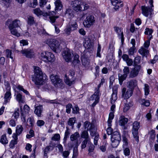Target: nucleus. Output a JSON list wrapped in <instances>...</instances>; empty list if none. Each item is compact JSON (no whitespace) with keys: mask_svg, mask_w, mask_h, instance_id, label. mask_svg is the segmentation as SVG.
Here are the masks:
<instances>
[{"mask_svg":"<svg viewBox=\"0 0 158 158\" xmlns=\"http://www.w3.org/2000/svg\"><path fill=\"white\" fill-rule=\"evenodd\" d=\"M20 21L19 20L15 19L12 21L9 25V28H16L19 27V24L20 23Z\"/></svg>","mask_w":158,"mask_h":158,"instance_id":"obj_25","label":"nucleus"},{"mask_svg":"<svg viewBox=\"0 0 158 158\" xmlns=\"http://www.w3.org/2000/svg\"><path fill=\"white\" fill-rule=\"evenodd\" d=\"M72 112L73 114H77L79 112V108L77 106H75L72 108Z\"/></svg>","mask_w":158,"mask_h":158,"instance_id":"obj_64","label":"nucleus"},{"mask_svg":"<svg viewBox=\"0 0 158 158\" xmlns=\"http://www.w3.org/2000/svg\"><path fill=\"white\" fill-rule=\"evenodd\" d=\"M99 91H96L90 98V100H95L94 102L92 105V106L93 107H94L99 102Z\"/></svg>","mask_w":158,"mask_h":158,"instance_id":"obj_9","label":"nucleus"},{"mask_svg":"<svg viewBox=\"0 0 158 158\" xmlns=\"http://www.w3.org/2000/svg\"><path fill=\"white\" fill-rule=\"evenodd\" d=\"M81 136V138H84L85 140H90L87 131H84L82 133Z\"/></svg>","mask_w":158,"mask_h":158,"instance_id":"obj_36","label":"nucleus"},{"mask_svg":"<svg viewBox=\"0 0 158 158\" xmlns=\"http://www.w3.org/2000/svg\"><path fill=\"white\" fill-rule=\"evenodd\" d=\"M141 57L139 56H138L136 57L134 61V66H140L138 65V64L140 63V62Z\"/></svg>","mask_w":158,"mask_h":158,"instance_id":"obj_39","label":"nucleus"},{"mask_svg":"<svg viewBox=\"0 0 158 158\" xmlns=\"http://www.w3.org/2000/svg\"><path fill=\"white\" fill-rule=\"evenodd\" d=\"M82 17H85L83 23L84 26L86 27H90L95 22L94 17L88 13H83Z\"/></svg>","mask_w":158,"mask_h":158,"instance_id":"obj_4","label":"nucleus"},{"mask_svg":"<svg viewBox=\"0 0 158 158\" xmlns=\"http://www.w3.org/2000/svg\"><path fill=\"white\" fill-rule=\"evenodd\" d=\"M123 72L124 73V74H126L127 76V75L130 74V73L129 68L127 66L124 67L123 69Z\"/></svg>","mask_w":158,"mask_h":158,"instance_id":"obj_60","label":"nucleus"},{"mask_svg":"<svg viewBox=\"0 0 158 158\" xmlns=\"http://www.w3.org/2000/svg\"><path fill=\"white\" fill-rule=\"evenodd\" d=\"M136 81L134 80H131L128 82V87L129 89L133 91L134 88L137 85Z\"/></svg>","mask_w":158,"mask_h":158,"instance_id":"obj_24","label":"nucleus"},{"mask_svg":"<svg viewBox=\"0 0 158 158\" xmlns=\"http://www.w3.org/2000/svg\"><path fill=\"white\" fill-rule=\"evenodd\" d=\"M81 4V0H75L72 1V4L73 9L77 12L79 11Z\"/></svg>","mask_w":158,"mask_h":158,"instance_id":"obj_14","label":"nucleus"},{"mask_svg":"<svg viewBox=\"0 0 158 158\" xmlns=\"http://www.w3.org/2000/svg\"><path fill=\"white\" fill-rule=\"evenodd\" d=\"M89 6L85 3L84 2L81 1V4L80 5V11H83L87 10L89 8Z\"/></svg>","mask_w":158,"mask_h":158,"instance_id":"obj_32","label":"nucleus"},{"mask_svg":"<svg viewBox=\"0 0 158 158\" xmlns=\"http://www.w3.org/2000/svg\"><path fill=\"white\" fill-rule=\"evenodd\" d=\"M152 32V29L148 28H146L144 33L146 35H150V39H151L152 37V35H151Z\"/></svg>","mask_w":158,"mask_h":158,"instance_id":"obj_52","label":"nucleus"},{"mask_svg":"<svg viewBox=\"0 0 158 158\" xmlns=\"http://www.w3.org/2000/svg\"><path fill=\"white\" fill-rule=\"evenodd\" d=\"M15 118L17 119L19 116V110L18 109L17 110L15 111L13 115Z\"/></svg>","mask_w":158,"mask_h":158,"instance_id":"obj_63","label":"nucleus"},{"mask_svg":"<svg viewBox=\"0 0 158 158\" xmlns=\"http://www.w3.org/2000/svg\"><path fill=\"white\" fill-rule=\"evenodd\" d=\"M11 33L15 35L17 37L20 36V34L18 32L17 30L15 28H9Z\"/></svg>","mask_w":158,"mask_h":158,"instance_id":"obj_38","label":"nucleus"},{"mask_svg":"<svg viewBox=\"0 0 158 158\" xmlns=\"http://www.w3.org/2000/svg\"><path fill=\"white\" fill-rule=\"evenodd\" d=\"M84 125L85 129H87L86 131L90 130L92 128H94V124H91L89 122L86 121L84 123Z\"/></svg>","mask_w":158,"mask_h":158,"instance_id":"obj_30","label":"nucleus"},{"mask_svg":"<svg viewBox=\"0 0 158 158\" xmlns=\"http://www.w3.org/2000/svg\"><path fill=\"white\" fill-rule=\"evenodd\" d=\"M141 10L142 14L146 17H148L149 14H152L153 9L151 7H146L144 6H141Z\"/></svg>","mask_w":158,"mask_h":158,"instance_id":"obj_11","label":"nucleus"},{"mask_svg":"<svg viewBox=\"0 0 158 158\" xmlns=\"http://www.w3.org/2000/svg\"><path fill=\"white\" fill-rule=\"evenodd\" d=\"M0 142L2 144H6L8 143V141L7 139L6 135H2L0 139Z\"/></svg>","mask_w":158,"mask_h":158,"instance_id":"obj_46","label":"nucleus"},{"mask_svg":"<svg viewBox=\"0 0 158 158\" xmlns=\"http://www.w3.org/2000/svg\"><path fill=\"white\" fill-rule=\"evenodd\" d=\"M90 135L92 136H94L98 134L96 133V130L94 128H94H92L90 130Z\"/></svg>","mask_w":158,"mask_h":158,"instance_id":"obj_57","label":"nucleus"},{"mask_svg":"<svg viewBox=\"0 0 158 158\" xmlns=\"http://www.w3.org/2000/svg\"><path fill=\"white\" fill-rule=\"evenodd\" d=\"M114 31L118 34V36L121 39V42L123 43L124 41V35L123 31L120 28L118 27H114Z\"/></svg>","mask_w":158,"mask_h":158,"instance_id":"obj_16","label":"nucleus"},{"mask_svg":"<svg viewBox=\"0 0 158 158\" xmlns=\"http://www.w3.org/2000/svg\"><path fill=\"white\" fill-rule=\"evenodd\" d=\"M128 121V118H125L124 116L122 115L120 116L119 121V125L124 126Z\"/></svg>","mask_w":158,"mask_h":158,"instance_id":"obj_22","label":"nucleus"},{"mask_svg":"<svg viewBox=\"0 0 158 158\" xmlns=\"http://www.w3.org/2000/svg\"><path fill=\"white\" fill-rule=\"evenodd\" d=\"M76 121L75 118H70L68 121V125L72 126V128L73 127L74 124Z\"/></svg>","mask_w":158,"mask_h":158,"instance_id":"obj_42","label":"nucleus"},{"mask_svg":"<svg viewBox=\"0 0 158 158\" xmlns=\"http://www.w3.org/2000/svg\"><path fill=\"white\" fill-rule=\"evenodd\" d=\"M125 146V148H124V153L125 155L126 156H129L130 155V151L129 148Z\"/></svg>","mask_w":158,"mask_h":158,"instance_id":"obj_58","label":"nucleus"},{"mask_svg":"<svg viewBox=\"0 0 158 158\" xmlns=\"http://www.w3.org/2000/svg\"><path fill=\"white\" fill-rule=\"evenodd\" d=\"M33 12L34 14L38 16H40L42 15H43L44 16L48 15V14L47 13H44V15H43L44 13L43 11L39 8H36L33 9Z\"/></svg>","mask_w":158,"mask_h":158,"instance_id":"obj_27","label":"nucleus"},{"mask_svg":"<svg viewBox=\"0 0 158 158\" xmlns=\"http://www.w3.org/2000/svg\"><path fill=\"white\" fill-rule=\"evenodd\" d=\"M123 148H125V146H128V139L126 135H123Z\"/></svg>","mask_w":158,"mask_h":158,"instance_id":"obj_48","label":"nucleus"},{"mask_svg":"<svg viewBox=\"0 0 158 158\" xmlns=\"http://www.w3.org/2000/svg\"><path fill=\"white\" fill-rule=\"evenodd\" d=\"M69 129L67 127V130L64 133V136L63 139L64 143H65L67 140V138L69 137V135L70 134V132L69 131Z\"/></svg>","mask_w":158,"mask_h":158,"instance_id":"obj_45","label":"nucleus"},{"mask_svg":"<svg viewBox=\"0 0 158 158\" xmlns=\"http://www.w3.org/2000/svg\"><path fill=\"white\" fill-rule=\"evenodd\" d=\"M43 110V108L42 106H38L35 107L34 113L38 117H40L41 116Z\"/></svg>","mask_w":158,"mask_h":158,"instance_id":"obj_18","label":"nucleus"},{"mask_svg":"<svg viewBox=\"0 0 158 158\" xmlns=\"http://www.w3.org/2000/svg\"><path fill=\"white\" fill-rule=\"evenodd\" d=\"M6 56L7 58H10L12 59H13V57L11 56V51L9 49L6 50Z\"/></svg>","mask_w":158,"mask_h":158,"instance_id":"obj_54","label":"nucleus"},{"mask_svg":"<svg viewBox=\"0 0 158 158\" xmlns=\"http://www.w3.org/2000/svg\"><path fill=\"white\" fill-rule=\"evenodd\" d=\"M127 76L126 74H122L120 73L118 74V80L119 82V84L122 85L123 81L126 79Z\"/></svg>","mask_w":158,"mask_h":158,"instance_id":"obj_29","label":"nucleus"},{"mask_svg":"<svg viewBox=\"0 0 158 158\" xmlns=\"http://www.w3.org/2000/svg\"><path fill=\"white\" fill-rule=\"evenodd\" d=\"M78 155L77 145V147L74 148L73 149V154L72 158H77Z\"/></svg>","mask_w":158,"mask_h":158,"instance_id":"obj_50","label":"nucleus"},{"mask_svg":"<svg viewBox=\"0 0 158 158\" xmlns=\"http://www.w3.org/2000/svg\"><path fill=\"white\" fill-rule=\"evenodd\" d=\"M114 116V115L113 112H111L110 113L109 115L108 119L107 121L108 126H111V123L112 122V120L113 119Z\"/></svg>","mask_w":158,"mask_h":158,"instance_id":"obj_37","label":"nucleus"},{"mask_svg":"<svg viewBox=\"0 0 158 158\" xmlns=\"http://www.w3.org/2000/svg\"><path fill=\"white\" fill-rule=\"evenodd\" d=\"M117 87L116 86H114L113 88V93L111 95V103H114L117 99Z\"/></svg>","mask_w":158,"mask_h":158,"instance_id":"obj_17","label":"nucleus"},{"mask_svg":"<svg viewBox=\"0 0 158 158\" xmlns=\"http://www.w3.org/2000/svg\"><path fill=\"white\" fill-rule=\"evenodd\" d=\"M135 47H134L132 46L130 48L128 51L129 54V55H132L134 54L135 49Z\"/></svg>","mask_w":158,"mask_h":158,"instance_id":"obj_62","label":"nucleus"},{"mask_svg":"<svg viewBox=\"0 0 158 158\" xmlns=\"http://www.w3.org/2000/svg\"><path fill=\"white\" fill-rule=\"evenodd\" d=\"M50 78L51 81L55 86H57V84L62 83V80L57 75L52 74L51 75Z\"/></svg>","mask_w":158,"mask_h":158,"instance_id":"obj_12","label":"nucleus"},{"mask_svg":"<svg viewBox=\"0 0 158 158\" xmlns=\"http://www.w3.org/2000/svg\"><path fill=\"white\" fill-rule=\"evenodd\" d=\"M33 80L35 84L37 85L43 84V73L41 69L39 67H34V74L33 77Z\"/></svg>","mask_w":158,"mask_h":158,"instance_id":"obj_2","label":"nucleus"},{"mask_svg":"<svg viewBox=\"0 0 158 158\" xmlns=\"http://www.w3.org/2000/svg\"><path fill=\"white\" fill-rule=\"evenodd\" d=\"M126 91V88H123L122 90V97L124 99H127L129 98L132 95L133 93V91L129 89L126 92L125 95H124Z\"/></svg>","mask_w":158,"mask_h":158,"instance_id":"obj_13","label":"nucleus"},{"mask_svg":"<svg viewBox=\"0 0 158 158\" xmlns=\"http://www.w3.org/2000/svg\"><path fill=\"white\" fill-rule=\"evenodd\" d=\"M52 12L53 13H50L49 15V18L50 22L52 23H54L55 22L56 19L58 18L59 17L58 16H54L53 15L54 14H55V13L54 11H53Z\"/></svg>","mask_w":158,"mask_h":158,"instance_id":"obj_34","label":"nucleus"},{"mask_svg":"<svg viewBox=\"0 0 158 158\" xmlns=\"http://www.w3.org/2000/svg\"><path fill=\"white\" fill-rule=\"evenodd\" d=\"M82 62L83 65L85 67H88L90 65V60L87 58L83 57L82 59Z\"/></svg>","mask_w":158,"mask_h":158,"instance_id":"obj_35","label":"nucleus"},{"mask_svg":"<svg viewBox=\"0 0 158 158\" xmlns=\"http://www.w3.org/2000/svg\"><path fill=\"white\" fill-rule=\"evenodd\" d=\"M62 56L64 59L67 62H72L74 65L80 63L79 60V56L76 54L73 56L72 53L69 49H67L63 52Z\"/></svg>","mask_w":158,"mask_h":158,"instance_id":"obj_1","label":"nucleus"},{"mask_svg":"<svg viewBox=\"0 0 158 158\" xmlns=\"http://www.w3.org/2000/svg\"><path fill=\"white\" fill-rule=\"evenodd\" d=\"M66 112L68 114L70 113L71 109L72 108V105L70 103L67 104L66 106Z\"/></svg>","mask_w":158,"mask_h":158,"instance_id":"obj_55","label":"nucleus"},{"mask_svg":"<svg viewBox=\"0 0 158 158\" xmlns=\"http://www.w3.org/2000/svg\"><path fill=\"white\" fill-rule=\"evenodd\" d=\"M80 137V135L77 132L74 133L72 134L70 137V139L71 141H73L76 140H77L78 138Z\"/></svg>","mask_w":158,"mask_h":158,"instance_id":"obj_33","label":"nucleus"},{"mask_svg":"<svg viewBox=\"0 0 158 158\" xmlns=\"http://www.w3.org/2000/svg\"><path fill=\"white\" fill-rule=\"evenodd\" d=\"M131 69L129 75V77L133 78L137 77L141 69V66H135Z\"/></svg>","mask_w":158,"mask_h":158,"instance_id":"obj_6","label":"nucleus"},{"mask_svg":"<svg viewBox=\"0 0 158 158\" xmlns=\"http://www.w3.org/2000/svg\"><path fill=\"white\" fill-rule=\"evenodd\" d=\"M89 144V149H88L89 152L88 154L89 155L91 156L92 152H93L94 150L95 147L91 143Z\"/></svg>","mask_w":158,"mask_h":158,"instance_id":"obj_43","label":"nucleus"},{"mask_svg":"<svg viewBox=\"0 0 158 158\" xmlns=\"http://www.w3.org/2000/svg\"><path fill=\"white\" fill-rule=\"evenodd\" d=\"M46 43L55 52L57 53L60 52L61 48L60 43L58 40L54 39H48L47 40Z\"/></svg>","mask_w":158,"mask_h":158,"instance_id":"obj_3","label":"nucleus"},{"mask_svg":"<svg viewBox=\"0 0 158 158\" xmlns=\"http://www.w3.org/2000/svg\"><path fill=\"white\" fill-rule=\"evenodd\" d=\"M60 139V136L59 134H56L52 137V139L54 141H58Z\"/></svg>","mask_w":158,"mask_h":158,"instance_id":"obj_56","label":"nucleus"},{"mask_svg":"<svg viewBox=\"0 0 158 158\" xmlns=\"http://www.w3.org/2000/svg\"><path fill=\"white\" fill-rule=\"evenodd\" d=\"M140 127L139 123L137 121H135L133 124L132 133L135 135L137 133H138V129Z\"/></svg>","mask_w":158,"mask_h":158,"instance_id":"obj_19","label":"nucleus"},{"mask_svg":"<svg viewBox=\"0 0 158 158\" xmlns=\"http://www.w3.org/2000/svg\"><path fill=\"white\" fill-rule=\"evenodd\" d=\"M77 25L76 22H74L73 23L69 24L64 29V31L66 34L69 35L71 31L76 30L77 28Z\"/></svg>","mask_w":158,"mask_h":158,"instance_id":"obj_7","label":"nucleus"},{"mask_svg":"<svg viewBox=\"0 0 158 158\" xmlns=\"http://www.w3.org/2000/svg\"><path fill=\"white\" fill-rule=\"evenodd\" d=\"M21 52L23 55L28 58L33 57L34 55L33 50L29 49H25L21 51Z\"/></svg>","mask_w":158,"mask_h":158,"instance_id":"obj_8","label":"nucleus"},{"mask_svg":"<svg viewBox=\"0 0 158 158\" xmlns=\"http://www.w3.org/2000/svg\"><path fill=\"white\" fill-rule=\"evenodd\" d=\"M133 105V103L132 102H130L127 103L125 104L123 109V111L124 112H127Z\"/></svg>","mask_w":158,"mask_h":158,"instance_id":"obj_31","label":"nucleus"},{"mask_svg":"<svg viewBox=\"0 0 158 158\" xmlns=\"http://www.w3.org/2000/svg\"><path fill=\"white\" fill-rule=\"evenodd\" d=\"M44 123V122L42 120H38L36 123L37 125L39 127H41L43 126Z\"/></svg>","mask_w":158,"mask_h":158,"instance_id":"obj_61","label":"nucleus"},{"mask_svg":"<svg viewBox=\"0 0 158 158\" xmlns=\"http://www.w3.org/2000/svg\"><path fill=\"white\" fill-rule=\"evenodd\" d=\"M47 59L44 58L46 62H52L55 60V56L52 53L49 52H47Z\"/></svg>","mask_w":158,"mask_h":158,"instance_id":"obj_21","label":"nucleus"},{"mask_svg":"<svg viewBox=\"0 0 158 158\" xmlns=\"http://www.w3.org/2000/svg\"><path fill=\"white\" fill-rule=\"evenodd\" d=\"M16 99L19 103L23 102L22 96L21 94L19 93L17 94Z\"/></svg>","mask_w":158,"mask_h":158,"instance_id":"obj_59","label":"nucleus"},{"mask_svg":"<svg viewBox=\"0 0 158 158\" xmlns=\"http://www.w3.org/2000/svg\"><path fill=\"white\" fill-rule=\"evenodd\" d=\"M42 52L40 55V58L43 60L45 62V60H44V58L47 59L48 56H47V52Z\"/></svg>","mask_w":158,"mask_h":158,"instance_id":"obj_49","label":"nucleus"},{"mask_svg":"<svg viewBox=\"0 0 158 158\" xmlns=\"http://www.w3.org/2000/svg\"><path fill=\"white\" fill-rule=\"evenodd\" d=\"M144 89L145 91V95L146 96L148 95L149 92V87L148 84H145Z\"/></svg>","mask_w":158,"mask_h":158,"instance_id":"obj_53","label":"nucleus"},{"mask_svg":"<svg viewBox=\"0 0 158 158\" xmlns=\"http://www.w3.org/2000/svg\"><path fill=\"white\" fill-rule=\"evenodd\" d=\"M34 119L33 118H29L27 119V125L30 127H32L33 126Z\"/></svg>","mask_w":158,"mask_h":158,"instance_id":"obj_51","label":"nucleus"},{"mask_svg":"<svg viewBox=\"0 0 158 158\" xmlns=\"http://www.w3.org/2000/svg\"><path fill=\"white\" fill-rule=\"evenodd\" d=\"M53 147L51 146H48L46 147L44 150V155L45 156H47V153L50 150H52Z\"/></svg>","mask_w":158,"mask_h":158,"instance_id":"obj_44","label":"nucleus"},{"mask_svg":"<svg viewBox=\"0 0 158 158\" xmlns=\"http://www.w3.org/2000/svg\"><path fill=\"white\" fill-rule=\"evenodd\" d=\"M69 73L70 74L69 76L68 77H67L66 75H65V80L66 83L70 86L73 83V81L70 80L69 78L72 77V76L75 75V73L73 70H70Z\"/></svg>","mask_w":158,"mask_h":158,"instance_id":"obj_15","label":"nucleus"},{"mask_svg":"<svg viewBox=\"0 0 158 158\" xmlns=\"http://www.w3.org/2000/svg\"><path fill=\"white\" fill-rule=\"evenodd\" d=\"M27 24L30 26L36 23L34 18L32 16H28L27 18Z\"/></svg>","mask_w":158,"mask_h":158,"instance_id":"obj_28","label":"nucleus"},{"mask_svg":"<svg viewBox=\"0 0 158 158\" xmlns=\"http://www.w3.org/2000/svg\"><path fill=\"white\" fill-rule=\"evenodd\" d=\"M139 52L143 56L147 57L149 53V51L143 47H141L139 50Z\"/></svg>","mask_w":158,"mask_h":158,"instance_id":"obj_23","label":"nucleus"},{"mask_svg":"<svg viewBox=\"0 0 158 158\" xmlns=\"http://www.w3.org/2000/svg\"><path fill=\"white\" fill-rule=\"evenodd\" d=\"M91 143L90 140L84 139L82 142L81 145V149H83L85 148L87 143L89 144Z\"/></svg>","mask_w":158,"mask_h":158,"instance_id":"obj_40","label":"nucleus"},{"mask_svg":"<svg viewBox=\"0 0 158 158\" xmlns=\"http://www.w3.org/2000/svg\"><path fill=\"white\" fill-rule=\"evenodd\" d=\"M112 5L114 6V8L115 10H118L120 7L123 6V4H120L121 2H119L118 0H111Z\"/></svg>","mask_w":158,"mask_h":158,"instance_id":"obj_20","label":"nucleus"},{"mask_svg":"<svg viewBox=\"0 0 158 158\" xmlns=\"http://www.w3.org/2000/svg\"><path fill=\"white\" fill-rule=\"evenodd\" d=\"M56 8L55 10L58 11L61 10L62 7V5L60 0H56L55 2Z\"/></svg>","mask_w":158,"mask_h":158,"instance_id":"obj_26","label":"nucleus"},{"mask_svg":"<svg viewBox=\"0 0 158 158\" xmlns=\"http://www.w3.org/2000/svg\"><path fill=\"white\" fill-rule=\"evenodd\" d=\"M121 140V136L118 132L115 131L113 133L111 136V145L113 147L115 148L117 147L119 144Z\"/></svg>","mask_w":158,"mask_h":158,"instance_id":"obj_5","label":"nucleus"},{"mask_svg":"<svg viewBox=\"0 0 158 158\" xmlns=\"http://www.w3.org/2000/svg\"><path fill=\"white\" fill-rule=\"evenodd\" d=\"M7 91L5 93L4 97V103L6 104L7 102H8L11 98V94L10 93V87L8 84L7 85V87L6 88Z\"/></svg>","mask_w":158,"mask_h":158,"instance_id":"obj_10","label":"nucleus"},{"mask_svg":"<svg viewBox=\"0 0 158 158\" xmlns=\"http://www.w3.org/2000/svg\"><path fill=\"white\" fill-rule=\"evenodd\" d=\"M93 44L91 42L90 40H87L85 41V46L87 48H90L93 47Z\"/></svg>","mask_w":158,"mask_h":158,"instance_id":"obj_47","label":"nucleus"},{"mask_svg":"<svg viewBox=\"0 0 158 158\" xmlns=\"http://www.w3.org/2000/svg\"><path fill=\"white\" fill-rule=\"evenodd\" d=\"M23 130V127L21 125L17 126L16 132L17 135H19L21 134Z\"/></svg>","mask_w":158,"mask_h":158,"instance_id":"obj_41","label":"nucleus"}]
</instances>
